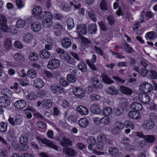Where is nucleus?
Masks as SVG:
<instances>
[{"label": "nucleus", "instance_id": "1", "mask_svg": "<svg viewBox=\"0 0 157 157\" xmlns=\"http://www.w3.org/2000/svg\"><path fill=\"white\" fill-rule=\"evenodd\" d=\"M140 91L144 93H148L153 89L152 86L148 82H143L139 86Z\"/></svg>", "mask_w": 157, "mask_h": 157}, {"label": "nucleus", "instance_id": "2", "mask_svg": "<svg viewBox=\"0 0 157 157\" xmlns=\"http://www.w3.org/2000/svg\"><path fill=\"white\" fill-rule=\"evenodd\" d=\"M60 65V62L58 59H52L49 60L47 67L50 69L54 70L58 68Z\"/></svg>", "mask_w": 157, "mask_h": 157}, {"label": "nucleus", "instance_id": "3", "mask_svg": "<svg viewBox=\"0 0 157 157\" xmlns=\"http://www.w3.org/2000/svg\"><path fill=\"white\" fill-rule=\"evenodd\" d=\"M155 124L154 122L151 120H147L144 121L143 127L144 129L147 131L151 130L153 128Z\"/></svg>", "mask_w": 157, "mask_h": 157}, {"label": "nucleus", "instance_id": "4", "mask_svg": "<svg viewBox=\"0 0 157 157\" xmlns=\"http://www.w3.org/2000/svg\"><path fill=\"white\" fill-rule=\"evenodd\" d=\"M37 138L39 139L43 143L47 145L49 147L52 148L56 150H58V147L55 145L52 141L50 140L47 139H41L39 137H37Z\"/></svg>", "mask_w": 157, "mask_h": 157}, {"label": "nucleus", "instance_id": "5", "mask_svg": "<svg viewBox=\"0 0 157 157\" xmlns=\"http://www.w3.org/2000/svg\"><path fill=\"white\" fill-rule=\"evenodd\" d=\"M50 89L52 92L54 94L62 93L64 92V89L61 86L53 84L50 85Z\"/></svg>", "mask_w": 157, "mask_h": 157}, {"label": "nucleus", "instance_id": "6", "mask_svg": "<svg viewBox=\"0 0 157 157\" xmlns=\"http://www.w3.org/2000/svg\"><path fill=\"white\" fill-rule=\"evenodd\" d=\"M73 92L75 96L78 98H82L85 96V93L83 90L80 87L74 88Z\"/></svg>", "mask_w": 157, "mask_h": 157}, {"label": "nucleus", "instance_id": "7", "mask_svg": "<svg viewBox=\"0 0 157 157\" xmlns=\"http://www.w3.org/2000/svg\"><path fill=\"white\" fill-rule=\"evenodd\" d=\"M61 43L62 47L65 48H70L72 44L71 39L67 37L63 38L61 40Z\"/></svg>", "mask_w": 157, "mask_h": 157}, {"label": "nucleus", "instance_id": "8", "mask_svg": "<svg viewBox=\"0 0 157 157\" xmlns=\"http://www.w3.org/2000/svg\"><path fill=\"white\" fill-rule=\"evenodd\" d=\"M31 135L30 133H26L25 135H22L19 138V142L21 144L27 145L28 144V138Z\"/></svg>", "mask_w": 157, "mask_h": 157}, {"label": "nucleus", "instance_id": "9", "mask_svg": "<svg viewBox=\"0 0 157 157\" xmlns=\"http://www.w3.org/2000/svg\"><path fill=\"white\" fill-rule=\"evenodd\" d=\"M60 144L63 147L71 146L73 144L69 138L63 137L60 142Z\"/></svg>", "mask_w": 157, "mask_h": 157}, {"label": "nucleus", "instance_id": "10", "mask_svg": "<svg viewBox=\"0 0 157 157\" xmlns=\"http://www.w3.org/2000/svg\"><path fill=\"white\" fill-rule=\"evenodd\" d=\"M139 98L142 103L147 104L150 101V98L149 95L146 94H141L139 95Z\"/></svg>", "mask_w": 157, "mask_h": 157}, {"label": "nucleus", "instance_id": "11", "mask_svg": "<svg viewBox=\"0 0 157 157\" xmlns=\"http://www.w3.org/2000/svg\"><path fill=\"white\" fill-rule=\"evenodd\" d=\"M15 107L18 109H22L25 107L26 105V102L23 100L17 101L14 104Z\"/></svg>", "mask_w": 157, "mask_h": 157}, {"label": "nucleus", "instance_id": "12", "mask_svg": "<svg viewBox=\"0 0 157 157\" xmlns=\"http://www.w3.org/2000/svg\"><path fill=\"white\" fill-rule=\"evenodd\" d=\"M10 104V100L7 98L5 99L4 97L0 98V107H6L9 106Z\"/></svg>", "mask_w": 157, "mask_h": 157}, {"label": "nucleus", "instance_id": "13", "mask_svg": "<svg viewBox=\"0 0 157 157\" xmlns=\"http://www.w3.org/2000/svg\"><path fill=\"white\" fill-rule=\"evenodd\" d=\"M31 28L33 31L37 32L40 30L41 26L40 24L38 22H34L31 24Z\"/></svg>", "mask_w": 157, "mask_h": 157}, {"label": "nucleus", "instance_id": "14", "mask_svg": "<svg viewBox=\"0 0 157 157\" xmlns=\"http://www.w3.org/2000/svg\"><path fill=\"white\" fill-rule=\"evenodd\" d=\"M77 112L83 115H87L89 113L88 109L86 107L82 106H78L77 108Z\"/></svg>", "mask_w": 157, "mask_h": 157}, {"label": "nucleus", "instance_id": "15", "mask_svg": "<svg viewBox=\"0 0 157 157\" xmlns=\"http://www.w3.org/2000/svg\"><path fill=\"white\" fill-rule=\"evenodd\" d=\"M78 124L81 127L85 128L88 126L89 122L86 118H82L80 119L78 121Z\"/></svg>", "mask_w": 157, "mask_h": 157}, {"label": "nucleus", "instance_id": "16", "mask_svg": "<svg viewBox=\"0 0 157 157\" xmlns=\"http://www.w3.org/2000/svg\"><path fill=\"white\" fill-rule=\"evenodd\" d=\"M41 58L44 59H48L51 56L50 52L46 49H43L41 50L39 53Z\"/></svg>", "mask_w": 157, "mask_h": 157}, {"label": "nucleus", "instance_id": "17", "mask_svg": "<svg viewBox=\"0 0 157 157\" xmlns=\"http://www.w3.org/2000/svg\"><path fill=\"white\" fill-rule=\"evenodd\" d=\"M63 152L66 154L74 156L75 155V151L71 147H66L63 149Z\"/></svg>", "mask_w": 157, "mask_h": 157}, {"label": "nucleus", "instance_id": "18", "mask_svg": "<svg viewBox=\"0 0 157 157\" xmlns=\"http://www.w3.org/2000/svg\"><path fill=\"white\" fill-rule=\"evenodd\" d=\"M90 109L92 113L95 114H99L101 113L99 106L97 104L92 105L90 107Z\"/></svg>", "mask_w": 157, "mask_h": 157}, {"label": "nucleus", "instance_id": "19", "mask_svg": "<svg viewBox=\"0 0 157 157\" xmlns=\"http://www.w3.org/2000/svg\"><path fill=\"white\" fill-rule=\"evenodd\" d=\"M52 103L51 100L49 99H45L42 101V106L46 109H49L52 106Z\"/></svg>", "mask_w": 157, "mask_h": 157}, {"label": "nucleus", "instance_id": "20", "mask_svg": "<svg viewBox=\"0 0 157 157\" xmlns=\"http://www.w3.org/2000/svg\"><path fill=\"white\" fill-rule=\"evenodd\" d=\"M131 107L132 109L137 112L141 111L143 109V106L142 104L136 102L132 103Z\"/></svg>", "mask_w": 157, "mask_h": 157}, {"label": "nucleus", "instance_id": "21", "mask_svg": "<svg viewBox=\"0 0 157 157\" xmlns=\"http://www.w3.org/2000/svg\"><path fill=\"white\" fill-rule=\"evenodd\" d=\"M77 30L80 34H85L87 33L86 26L83 24L78 25Z\"/></svg>", "mask_w": 157, "mask_h": 157}, {"label": "nucleus", "instance_id": "22", "mask_svg": "<svg viewBox=\"0 0 157 157\" xmlns=\"http://www.w3.org/2000/svg\"><path fill=\"white\" fill-rule=\"evenodd\" d=\"M52 19H44L42 21V25L45 28H48L53 25Z\"/></svg>", "mask_w": 157, "mask_h": 157}, {"label": "nucleus", "instance_id": "23", "mask_svg": "<svg viewBox=\"0 0 157 157\" xmlns=\"http://www.w3.org/2000/svg\"><path fill=\"white\" fill-rule=\"evenodd\" d=\"M34 85L36 88H40L42 87L44 83L43 80L41 78L36 79L34 81Z\"/></svg>", "mask_w": 157, "mask_h": 157}, {"label": "nucleus", "instance_id": "24", "mask_svg": "<svg viewBox=\"0 0 157 157\" xmlns=\"http://www.w3.org/2000/svg\"><path fill=\"white\" fill-rule=\"evenodd\" d=\"M129 117L134 119H138L140 118V116L138 112L136 111H131L129 112Z\"/></svg>", "mask_w": 157, "mask_h": 157}, {"label": "nucleus", "instance_id": "25", "mask_svg": "<svg viewBox=\"0 0 157 157\" xmlns=\"http://www.w3.org/2000/svg\"><path fill=\"white\" fill-rule=\"evenodd\" d=\"M106 93L112 95H116L118 92V90L114 87L110 86L106 90Z\"/></svg>", "mask_w": 157, "mask_h": 157}, {"label": "nucleus", "instance_id": "26", "mask_svg": "<svg viewBox=\"0 0 157 157\" xmlns=\"http://www.w3.org/2000/svg\"><path fill=\"white\" fill-rule=\"evenodd\" d=\"M123 48L126 52L129 54H132L133 52L132 48L128 44L124 43L123 44Z\"/></svg>", "mask_w": 157, "mask_h": 157}, {"label": "nucleus", "instance_id": "27", "mask_svg": "<svg viewBox=\"0 0 157 157\" xmlns=\"http://www.w3.org/2000/svg\"><path fill=\"white\" fill-rule=\"evenodd\" d=\"M88 28L89 33L91 34L95 33L97 31V25L94 23L89 24Z\"/></svg>", "mask_w": 157, "mask_h": 157}, {"label": "nucleus", "instance_id": "28", "mask_svg": "<svg viewBox=\"0 0 157 157\" xmlns=\"http://www.w3.org/2000/svg\"><path fill=\"white\" fill-rule=\"evenodd\" d=\"M29 58L31 61H36L38 60L39 58V56L36 52H32L29 54Z\"/></svg>", "mask_w": 157, "mask_h": 157}, {"label": "nucleus", "instance_id": "29", "mask_svg": "<svg viewBox=\"0 0 157 157\" xmlns=\"http://www.w3.org/2000/svg\"><path fill=\"white\" fill-rule=\"evenodd\" d=\"M14 58L15 60L19 63H21L25 60V58L21 53H17L14 55Z\"/></svg>", "mask_w": 157, "mask_h": 157}, {"label": "nucleus", "instance_id": "30", "mask_svg": "<svg viewBox=\"0 0 157 157\" xmlns=\"http://www.w3.org/2000/svg\"><path fill=\"white\" fill-rule=\"evenodd\" d=\"M32 13L35 16L40 15L42 13V9L40 6H37L33 9Z\"/></svg>", "mask_w": 157, "mask_h": 157}, {"label": "nucleus", "instance_id": "31", "mask_svg": "<svg viewBox=\"0 0 157 157\" xmlns=\"http://www.w3.org/2000/svg\"><path fill=\"white\" fill-rule=\"evenodd\" d=\"M33 38V36L30 33H26L23 35V40L25 42H29Z\"/></svg>", "mask_w": 157, "mask_h": 157}, {"label": "nucleus", "instance_id": "32", "mask_svg": "<svg viewBox=\"0 0 157 157\" xmlns=\"http://www.w3.org/2000/svg\"><path fill=\"white\" fill-rule=\"evenodd\" d=\"M4 46L7 50H9L12 46V41L10 38L6 39L4 42Z\"/></svg>", "mask_w": 157, "mask_h": 157}, {"label": "nucleus", "instance_id": "33", "mask_svg": "<svg viewBox=\"0 0 157 157\" xmlns=\"http://www.w3.org/2000/svg\"><path fill=\"white\" fill-rule=\"evenodd\" d=\"M101 76L102 78L103 81L106 83L110 84L113 82V80L109 78L108 76L104 74H102Z\"/></svg>", "mask_w": 157, "mask_h": 157}, {"label": "nucleus", "instance_id": "34", "mask_svg": "<svg viewBox=\"0 0 157 157\" xmlns=\"http://www.w3.org/2000/svg\"><path fill=\"white\" fill-rule=\"evenodd\" d=\"M120 90L122 93L130 95L132 92V90L130 89L123 86L120 87Z\"/></svg>", "mask_w": 157, "mask_h": 157}, {"label": "nucleus", "instance_id": "35", "mask_svg": "<svg viewBox=\"0 0 157 157\" xmlns=\"http://www.w3.org/2000/svg\"><path fill=\"white\" fill-rule=\"evenodd\" d=\"M78 67L82 72H85L87 70L86 65L83 62H80L78 64Z\"/></svg>", "mask_w": 157, "mask_h": 157}, {"label": "nucleus", "instance_id": "36", "mask_svg": "<svg viewBox=\"0 0 157 157\" xmlns=\"http://www.w3.org/2000/svg\"><path fill=\"white\" fill-rule=\"evenodd\" d=\"M26 21L23 20H19L17 21L16 23V27L19 28H23L26 24Z\"/></svg>", "mask_w": 157, "mask_h": 157}, {"label": "nucleus", "instance_id": "37", "mask_svg": "<svg viewBox=\"0 0 157 157\" xmlns=\"http://www.w3.org/2000/svg\"><path fill=\"white\" fill-rule=\"evenodd\" d=\"M67 23L68 29H72L74 27V24L73 19L69 18L67 20Z\"/></svg>", "mask_w": 157, "mask_h": 157}, {"label": "nucleus", "instance_id": "38", "mask_svg": "<svg viewBox=\"0 0 157 157\" xmlns=\"http://www.w3.org/2000/svg\"><path fill=\"white\" fill-rule=\"evenodd\" d=\"M1 93L2 94L8 97H11L12 96L11 91L7 88H5L2 90Z\"/></svg>", "mask_w": 157, "mask_h": 157}, {"label": "nucleus", "instance_id": "39", "mask_svg": "<svg viewBox=\"0 0 157 157\" xmlns=\"http://www.w3.org/2000/svg\"><path fill=\"white\" fill-rule=\"evenodd\" d=\"M27 75L29 78H36L37 73L34 70H30L28 71Z\"/></svg>", "mask_w": 157, "mask_h": 157}, {"label": "nucleus", "instance_id": "40", "mask_svg": "<svg viewBox=\"0 0 157 157\" xmlns=\"http://www.w3.org/2000/svg\"><path fill=\"white\" fill-rule=\"evenodd\" d=\"M100 7L102 11L104 12L108 10V6L105 0H102L100 3Z\"/></svg>", "mask_w": 157, "mask_h": 157}, {"label": "nucleus", "instance_id": "41", "mask_svg": "<svg viewBox=\"0 0 157 157\" xmlns=\"http://www.w3.org/2000/svg\"><path fill=\"white\" fill-rule=\"evenodd\" d=\"M109 154L113 156H116L119 154V150L117 148L111 147L109 149Z\"/></svg>", "mask_w": 157, "mask_h": 157}, {"label": "nucleus", "instance_id": "42", "mask_svg": "<svg viewBox=\"0 0 157 157\" xmlns=\"http://www.w3.org/2000/svg\"><path fill=\"white\" fill-rule=\"evenodd\" d=\"M7 124L4 122L0 123V131L2 132H6L7 130Z\"/></svg>", "mask_w": 157, "mask_h": 157}, {"label": "nucleus", "instance_id": "43", "mask_svg": "<svg viewBox=\"0 0 157 157\" xmlns=\"http://www.w3.org/2000/svg\"><path fill=\"white\" fill-rule=\"evenodd\" d=\"M41 18L47 19H52V16L51 14L48 12L44 11L43 13L41 15Z\"/></svg>", "mask_w": 157, "mask_h": 157}, {"label": "nucleus", "instance_id": "44", "mask_svg": "<svg viewBox=\"0 0 157 157\" xmlns=\"http://www.w3.org/2000/svg\"><path fill=\"white\" fill-rule=\"evenodd\" d=\"M26 97L27 99L31 101L35 100L37 98V97L33 92L29 93Z\"/></svg>", "mask_w": 157, "mask_h": 157}, {"label": "nucleus", "instance_id": "45", "mask_svg": "<svg viewBox=\"0 0 157 157\" xmlns=\"http://www.w3.org/2000/svg\"><path fill=\"white\" fill-rule=\"evenodd\" d=\"M23 122L22 117L21 115H17L15 117V124L16 125H20Z\"/></svg>", "mask_w": 157, "mask_h": 157}, {"label": "nucleus", "instance_id": "46", "mask_svg": "<svg viewBox=\"0 0 157 157\" xmlns=\"http://www.w3.org/2000/svg\"><path fill=\"white\" fill-rule=\"evenodd\" d=\"M60 6L62 10L65 12H68L71 9L70 7L67 6V4L63 2H62Z\"/></svg>", "mask_w": 157, "mask_h": 157}, {"label": "nucleus", "instance_id": "47", "mask_svg": "<svg viewBox=\"0 0 157 157\" xmlns=\"http://www.w3.org/2000/svg\"><path fill=\"white\" fill-rule=\"evenodd\" d=\"M144 139L147 142L150 143L154 142L155 140V137L152 135H146Z\"/></svg>", "mask_w": 157, "mask_h": 157}, {"label": "nucleus", "instance_id": "48", "mask_svg": "<svg viewBox=\"0 0 157 157\" xmlns=\"http://www.w3.org/2000/svg\"><path fill=\"white\" fill-rule=\"evenodd\" d=\"M112 112L111 108L109 107H105L103 109V114L106 116H107L111 114Z\"/></svg>", "mask_w": 157, "mask_h": 157}, {"label": "nucleus", "instance_id": "49", "mask_svg": "<svg viewBox=\"0 0 157 157\" xmlns=\"http://www.w3.org/2000/svg\"><path fill=\"white\" fill-rule=\"evenodd\" d=\"M87 13L89 17L94 22H96L97 21V18L95 14L92 11H88Z\"/></svg>", "mask_w": 157, "mask_h": 157}, {"label": "nucleus", "instance_id": "50", "mask_svg": "<svg viewBox=\"0 0 157 157\" xmlns=\"http://www.w3.org/2000/svg\"><path fill=\"white\" fill-rule=\"evenodd\" d=\"M94 86H93V84L88 86L86 87L85 88V90L87 93L91 94L94 90Z\"/></svg>", "mask_w": 157, "mask_h": 157}, {"label": "nucleus", "instance_id": "51", "mask_svg": "<svg viewBox=\"0 0 157 157\" xmlns=\"http://www.w3.org/2000/svg\"><path fill=\"white\" fill-rule=\"evenodd\" d=\"M106 136L105 134H100L97 137V140L98 142L102 143L105 141Z\"/></svg>", "mask_w": 157, "mask_h": 157}, {"label": "nucleus", "instance_id": "52", "mask_svg": "<svg viewBox=\"0 0 157 157\" xmlns=\"http://www.w3.org/2000/svg\"><path fill=\"white\" fill-rule=\"evenodd\" d=\"M109 119L108 117H104L100 119V122L104 124H107L109 123Z\"/></svg>", "mask_w": 157, "mask_h": 157}, {"label": "nucleus", "instance_id": "53", "mask_svg": "<svg viewBox=\"0 0 157 157\" xmlns=\"http://www.w3.org/2000/svg\"><path fill=\"white\" fill-rule=\"evenodd\" d=\"M67 78L68 81L70 82H74L77 80L75 77L71 74H68L67 75Z\"/></svg>", "mask_w": 157, "mask_h": 157}, {"label": "nucleus", "instance_id": "54", "mask_svg": "<svg viewBox=\"0 0 157 157\" xmlns=\"http://www.w3.org/2000/svg\"><path fill=\"white\" fill-rule=\"evenodd\" d=\"M155 32L153 31L149 32L147 33L145 35V37L147 39V38L152 39L154 37Z\"/></svg>", "mask_w": 157, "mask_h": 157}, {"label": "nucleus", "instance_id": "55", "mask_svg": "<svg viewBox=\"0 0 157 157\" xmlns=\"http://www.w3.org/2000/svg\"><path fill=\"white\" fill-rule=\"evenodd\" d=\"M60 84L63 86L66 87L68 86V83L67 82L66 79L63 78H61L59 80Z\"/></svg>", "mask_w": 157, "mask_h": 157}, {"label": "nucleus", "instance_id": "56", "mask_svg": "<svg viewBox=\"0 0 157 157\" xmlns=\"http://www.w3.org/2000/svg\"><path fill=\"white\" fill-rule=\"evenodd\" d=\"M86 62L92 69L94 71H97V68L95 65L92 63L90 60L89 59H87Z\"/></svg>", "mask_w": 157, "mask_h": 157}, {"label": "nucleus", "instance_id": "57", "mask_svg": "<svg viewBox=\"0 0 157 157\" xmlns=\"http://www.w3.org/2000/svg\"><path fill=\"white\" fill-rule=\"evenodd\" d=\"M115 126L120 130L122 129L124 127V124L121 121H117L115 123Z\"/></svg>", "mask_w": 157, "mask_h": 157}, {"label": "nucleus", "instance_id": "58", "mask_svg": "<svg viewBox=\"0 0 157 157\" xmlns=\"http://www.w3.org/2000/svg\"><path fill=\"white\" fill-rule=\"evenodd\" d=\"M6 24H2L0 25V29L5 32H7L9 31V28Z\"/></svg>", "mask_w": 157, "mask_h": 157}, {"label": "nucleus", "instance_id": "59", "mask_svg": "<svg viewBox=\"0 0 157 157\" xmlns=\"http://www.w3.org/2000/svg\"><path fill=\"white\" fill-rule=\"evenodd\" d=\"M15 1L18 9H21L24 7V4L21 0H15Z\"/></svg>", "mask_w": 157, "mask_h": 157}, {"label": "nucleus", "instance_id": "60", "mask_svg": "<svg viewBox=\"0 0 157 157\" xmlns=\"http://www.w3.org/2000/svg\"><path fill=\"white\" fill-rule=\"evenodd\" d=\"M94 49L97 53L100 54L101 56L103 55V52L100 48L95 46L94 47Z\"/></svg>", "mask_w": 157, "mask_h": 157}, {"label": "nucleus", "instance_id": "61", "mask_svg": "<svg viewBox=\"0 0 157 157\" xmlns=\"http://www.w3.org/2000/svg\"><path fill=\"white\" fill-rule=\"evenodd\" d=\"M87 141L89 144L94 145L96 142L95 139L93 137H90L88 139Z\"/></svg>", "mask_w": 157, "mask_h": 157}, {"label": "nucleus", "instance_id": "62", "mask_svg": "<svg viewBox=\"0 0 157 157\" xmlns=\"http://www.w3.org/2000/svg\"><path fill=\"white\" fill-rule=\"evenodd\" d=\"M0 23L2 24H6L7 18L6 16L3 15H0Z\"/></svg>", "mask_w": 157, "mask_h": 157}, {"label": "nucleus", "instance_id": "63", "mask_svg": "<svg viewBox=\"0 0 157 157\" xmlns=\"http://www.w3.org/2000/svg\"><path fill=\"white\" fill-rule=\"evenodd\" d=\"M59 56L63 59L66 60L68 59V58L69 57V55L64 51L62 53L59 55Z\"/></svg>", "mask_w": 157, "mask_h": 157}, {"label": "nucleus", "instance_id": "64", "mask_svg": "<svg viewBox=\"0 0 157 157\" xmlns=\"http://www.w3.org/2000/svg\"><path fill=\"white\" fill-rule=\"evenodd\" d=\"M150 75L151 78L153 79H156L157 78V73L154 70H152L150 71Z\"/></svg>", "mask_w": 157, "mask_h": 157}]
</instances>
